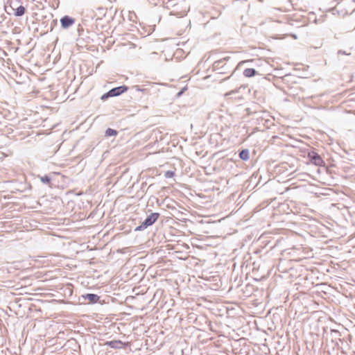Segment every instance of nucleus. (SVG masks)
Here are the masks:
<instances>
[{
    "mask_svg": "<svg viewBox=\"0 0 355 355\" xmlns=\"http://www.w3.org/2000/svg\"><path fill=\"white\" fill-rule=\"evenodd\" d=\"M116 135L117 131L112 128H107L105 131V136L107 137L116 136Z\"/></svg>",
    "mask_w": 355,
    "mask_h": 355,
    "instance_id": "9b49d317",
    "label": "nucleus"
},
{
    "mask_svg": "<svg viewBox=\"0 0 355 355\" xmlns=\"http://www.w3.org/2000/svg\"><path fill=\"white\" fill-rule=\"evenodd\" d=\"M219 73H225V71H220Z\"/></svg>",
    "mask_w": 355,
    "mask_h": 355,
    "instance_id": "f3484780",
    "label": "nucleus"
},
{
    "mask_svg": "<svg viewBox=\"0 0 355 355\" xmlns=\"http://www.w3.org/2000/svg\"><path fill=\"white\" fill-rule=\"evenodd\" d=\"M159 216V213H152L149 215L140 225L135 228V231H141L151 226L157 220Z\"/></svg>",
    "mask_w": 355,
    "mask_h": 355,
    "instance_id": "f257e3e1",
    "label": "nucleus"
},
{
    "mask_svg": "<svg viewBox=\"0 0 355 355\" xmlns=\"http://www.w3.org/2000/svg\"><path fill=\"white\" fill-rule=\"evenodd\" d=\"M239 157L244 161H247L250 158V153L248 149H243L239 153Z\"/></svg>",
    "mask_w": 355,
    "mask_h": 355,
    "instance_id": "1a4fd4ad",
    "label": "nucleus"
},
{
    "mask_svg": "<svg viewBox=\"0 0 355 355\" xmlns=\"http://www.w3.org/2000/svg\"><path fill=\"white\" fill-rule=\"evenodd\" d=\"M105 345L113 349H121L125 344L121 340H111L106 342Z\"/></svg>",
    "mask_w": 355,
    "mask_h": 355,
    "instance_id": "423d86ee",
    "label": "nucleus"
},
{
    "mask_svg": "<svg viewBox=\"0 0 355 355\" xmlns=\"http://www.w3.org/2000/svg\"><path fill=\"white\" fill-rule=\"evenodd\" d=\"M338 55H349L351 54V53H347V51H343V50H339L338 51Z\"/></svg>",
    "mask_w": 355,
    "mask_h": 355,
    "instance_id": "4468645a",
    "label": "nucleus"
},
{
    "mask_svg": "<svg viewBox=\"0 0 355 355\" xmlns=\"http://www.w3.org/2000/svg\"><path fill=\"white\" fill-rule=\"evenodd\" d=\"M133 89H136L137 91L141 92H144L145 91H146V89L142 88L139 85L133 86Z\"/></svg>",
    "mask_w": 355,
    "mask_h": 355,
    "instance_id": "ddd939ff",
    "label": "nucleus"
},
{
    "mask_svg": "<svg viewBox=\"0 0 355 355\" xmlns=\"http://www.w3.org/2000/svg\"><path fill=\"white\" fill-rule=\"evenodd\" d=\"M230 57H225L216 60L213 64V69L215 71H220L221 69L226 67L227 62L229 60Z\"/></svg>",
    "mask_w": 355,
    "mask_h": 355,
    "instance_id": "20e7f679",
    "label": "nucleus"
},
{
    "mask_svg": "<svg viewBox=\"0 0 355 355\" xmlns=\"http://www.w3.org/2000/svg\"><path fill=\"white\" fill-rule=\"evenodd\" d=\"M256 73H257L256 70L252 68H248L243 71V75L248 78L253 77L256 75Z\"/></svg>",
    "mask_w": 355,
    "mask_h": 355,
    "instance_id": "6e6552de",
    "label": "nucleus"
},
{
    "mask_svg": "<svg viewBox=\"0 0 355 355\" xmlns=\"http://www.w3.org/2000/svg\"><path fill=\"white\" fill-rule=\"evenodd\" d=\"M25 8L23 6H19L15 10V15L17 17H21L25 13Z\"/></svg>",
    "mask_w": 355,
    "mask_h": 355,
    "instance_id": "9d476101",
    "label": "nucleus"
},
{
    "mask_svg": "<svg viewBox=\"0 0 355 355\" xmlns=\"http://www.w3.org/2000/svg\"><path fill=\"white\" fill-rule=\"evenodd\" d=\"M127 90H128V87L125 85H122V86L114 87L113 89H111L107 93L104 94L101 96V99L105 101L110 97L118 96L121 95V94L125 92Z\"/></svg>",
    "mask_w": 355,
    "mask_h": 355,
    "instance_id": "f03ea898",
    "label": "nucleus"
},
{
    "mask_svg": "<svg viewBox=\"0 0 355 355\" xmlns=\"http://www.w3.org/2000/svg\"><path fill=\"white\" fill-rule=\"evenodd\" d=\"M174 173L173 171H167L166 173V178H172L173 176Z\"/></svg>",
    "mask_w": 355,
    "mask_h": 355,
    "instance_id": "2eb2a0df",
    "label": "nucleus"
},
{
    "mask_svg": "<svg viewBox=\"0 0 355 355\" xmlns=\"http://www.w3.org/2000/svg\"><path fill=\"white\" fill-rule=\"evenodd\" d=\"M83 297L85 300H88L92 303L97 302L100 298L98 295L93 293H87L86 295H83Z\"/></svg>",
    "mask_w": 355,
    "mask_h": 355,
    "instance_id": "0eeeda50",
    "label": "nucleus"
},
{
    "mask_svg": "<svg viewBox=\"0 0 355 355\" xmlns=\"http://www.w3.org/2000/svg\"><path fill=\"white\" fill-rule=\"evenodd\" d=\"M309 157L310 158L311 162L316 166H322L324 164V161L322 160L320 155L315 152H311L309 153Z\"/></svg>",
    "mask_w": 355,
    "mask_h": 355,
    "instance_id": "7ed1b4c3",
    "label": "nucleus"
},
{
    "mask_svg": "<svg viewBox=\"0 0 355 355\" xmlns=\"http://www.w3.org/2000/svg\"><path fill=\"white\" fill-rule=\"evenodd\" d=\"M232 93H235V92H234V91H232L231 92H230V93L227 94V95H229V94H232Z\"/></svg>",
    "mask_w": 355,
    "mask_h": 355,
    "instance_id": "dca6fc26",
    "label": "nucleus"
},
{
    "mask_svg": "<svg viewBox=\"0 0 355 355\" xmlns=\"http://www.w3.org/2000/svg\"><path fill=\"white\" fill-rule=\"evenodd\" d=\"M40 180L44 184H49L51 181V178L48 175H44L40 178Z\"/></svg>",
    "mask_w": 355,
    "mask_h": 355,
    "instance_id": "f8f14e48",
    "label": "nucleus"
},
{
    "mask_svg": "<svg viewBox=\"0 0 355 355\" xmlns=\"http://www.w3.org/2000/svg\"><path fill=\"white\" fill-rule=\"evenodd\" d=\"M75 22V19L69 16H64L60 19L61 26L63 28H68Z\"/></svg>",
    "mask_w": 355,
    "mask_h": 355,
    "instance_id": "39448f33",
    "label": "nucleus"
}]
</instances>
